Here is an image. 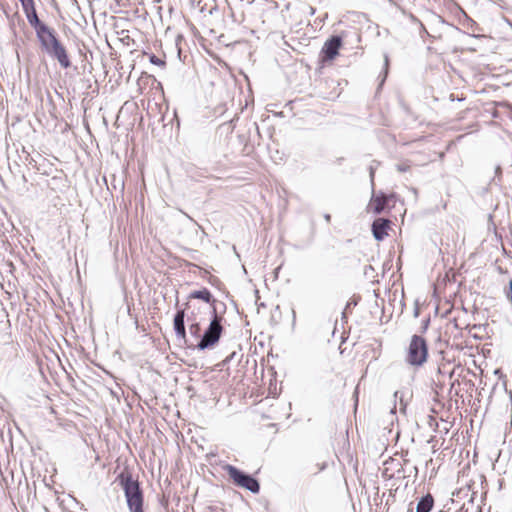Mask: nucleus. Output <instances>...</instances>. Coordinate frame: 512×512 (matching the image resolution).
Segmentation results:
<instances>
[{
    "label": "nucleus",
    "mask_w": 512,
    "mask_h": 512,
    "mask_svg": "<svg viewBox=\"0 0 512 512\" xmlns=\"http://www.w3.org/2000/svg\"><path fill=\"white\" fill-rule=\"evenodd\" d=\"M124 491L129 512H144V495L140 483L130 472H121L116 479Z\"/></svg>",
    "instance_id": "nucleus-1"
},
{
    "label": "nucleus",
    "mask_w": 512,
    "mask_h": 512,
    "mask_svg": "<svg viewBox=\"0 0 512 512\" xmlns=\"http://www.w3.org/2000/svg\"><path fill=\"white\" fill-rule=\"evenodd\" d=\"M427 356L426 340L419 335H413L408 346L406 362L412 366L420 367L427 361Z\"/></svg>",
    "instance_id": "nucleus-2"
},
{
    "label": "nucleus",
    "mask_w": 512,
    "mask_h": 512,
    "mask_svg": "<svg viewBox=\"0 0 512 512\" xmlns=\"http://www.w3.org/2000/svg\"><path fill=\"white\" fill-rule=\"evenodd\" d=\"M221 320L222 318L217 315L215 308H213V318L197 344L199 350L211 348L219 341L223 331Z\"/></svg>",
    "instance_id": "nucleus-3"
},
{
    "label": "nucleus",
    "mask_w": 512,
    "mask_h": 512,
    "mask_svg": "<svg viewBox=\"0 0 512 512\" xmlns=\"http://www.w3.org/2000/svg\"><path fill=\"white\" fill-rule=\"evenodd\" d=\"M226 472L233 482L241 487L249 490L252 493H258L260 490L259 482L249 474L244 473L235 466L227 465Z\"/></svg>",
    "instance_id": "nucleus-4"
},
{
    "label": "nucleus",
    "mask_w": 512,
    "mask_h": 512,
    "mask_svg": "<svg viewBox=\"0 0 512 512\" xmlns=\"http://www.w3.org/2000/svg\"><path fill=\"white\" fill-rule=\"evenodd\" d=\"M44 51L47 52L51 57L55 58L62 68L67 69L71 66V61L67 54V50L60 41L50 45L48 49H45Z\"/></svg>",
    "instance_id": "nucleus-5"
},
{
    "label": "nucleus",
    "mask_w": 512,
    "mask_h": 512,
    "mask_svg": "<svg viewBox=\"0 0 512 512\" xmlns=\"http://www.w3.org/2000/svg\"><path fill=\"white\" fill-rule=\"evenodd\" d=\"M35 33L40 43V46L43 50L48 49L50 45H53L55 42L59 41V39L56 36L55 30L49 27L48 25H45Z\"/></svg>",
    "instance_id": "nucleus-6"
},
{
    "label": "nucleus",
    "mask_w": 512,
    "mask_h": 512,
    "mask_svg": "<svg viewBox=\"0 0 512 512\" xmlns=\"http://www.w3.org/2000/svg\"><path fill=\"white\" fill-rule=\"evenodd\" d=\"M342 45V39L340 36H332L328 39L323 48L322 53L324 54V58L327 60H332L338 55V51Z\"/></svg>",
    "instance_id": "nucleus-7"
},
{
    "label": "nucleus",
    "mask_w": 512,
    "mask_h": 512,
    "mask_svg": "<svg viewBox=\"0 0 512 512\" xmlns=\"http://www.w3.org/2000/svg\"><path fill=\"white\" fill-rule=\"evenodd\" d=\"M389 220L384 218L376 219L372 224V233L376 240L381 241L387 235V229L389 227Z\"/></svg>",
    "instance_id": "nucleus-8"
},
{
    "label": "nucleus",
    "mask_w": 512,
    "mask_h": 512,
    "mask_svg": "<svg viewBox=\"0 0 512 512\" xmlns=\"http://www.w3.org/2000/svg\"><path fill=\"white\" fill-rule=\"evenodd\" d=\"M184 318V310H179L174 316V330L176 332L177 337L183 340L186 338Z\"/></svg>",
    "instance_id": "nucleus-9"
},
{
    "label": "nucleus",
    "mask_w": 512,
    "mask_h": 512,
    "mask_svg": "<svg viewBox=\"0 0 512 512\" xmlns=\"http://www.w3.org/2000/svg\"><path fill=\"white\" fill-rule=\"evenodd\" d=\"M388 200H389V197L383 193H381L380 195H377V196H373V198L371 200V204H372L374 213L380 214L385 209V206L387 205Z\"/></svg>",
    "instance_id": "nucleus-10"
},
{
    "label": "nucleus",
    "mask_w": 512,
    "mask_h": 512,
    "mask_svg": "<svg viewBox=\"0 0 512 512\" xmlns=\"http://www.w3.org/2000/svg\"><path fill=\"white\" fill-rule=\"evenodd\" d=\"M434 501L431 495L422 497L416 506V512H430L433 507Z\"/></svg>",
    "instance_id": "nucleus-11"
},
{
    "label": "nucleus",
    "mask_w": 512,
    "mask_h": 512,
    "mask_svg": "<svg viewBox=\"0 0 512 512\" xmlns=\"http://www.w3.org/2000/svg\"><path fill=\"white\" fill-rule=\"evenodd\" d=\"M25 15H26L28 23L35 30V32L40 30L42 27H44L46 25L44 22H42L39 19L36 10L30 11L29 13H27Z\"/></svg>",
    "instance_id": "nucleus-12"
},
{
    "label": "nucleus",
    "mask_w": 512,
    "mask_h": 512,
    "mask_svg": "<svg viewBox=\"0 0 512 512\" xmlns=\"http://www.w3.org/2000/svg\"><path fill=\"white\" fill-rule=\"evenodd\" d=\"M189 297L193 299H200L207 303H210L212 301V294L207 288L193 291Z\"/></svg>",
    "instance_id": "nucleus-13"
},
{
    "label": "nucleus",
    "mask_w": 512,
    "mask_h": 512,
    "mask_svg": "<svg viewBox=\"0 0 512 512\" xmlns=\"http://www.w3.org/2000/svg\"><path fill=\"white\" fill-rule=\"evenodd\" d=\"M19 1L22 5V9L25 14L29 13L30 11L36 10L34 0H19Z\"/></svg>",
    "instance_id": "nucleus-14"
},
{
    "label": "nucleus",
    "mask_w": 512,
    "mask_h": 512,
    "mask_svg": "<svg viewBox=\"0 0 512 512\" xmlns=\"http://www.w3.org/2000/svg\"><path fill=\"white\" fill-rule=\"evenodd\" d=\"M410 163L408 161L402 162L396 165V168L399 172H407L410 169Z\"/></svg>",
    "instance_id": "nucleus-15"
},
{
    "label": "nucleus",
    "mask_w": 512,
    "mask_h": 512,
    "mask_svg": "<svg viewBox=\"0 0 512 512\" xmlns=\"http://www.w3.org/2000/svg\"><path fill=\"white\" fill-rule=\"evenodd\" d=\"M200 325L198 323H195V324H192L190 325L189 327V332L191 335H194L196 337L199 336V332H200Z\"/></svg>",
    "instance_id": "nucleus-16"
},
{
    "label": "nucleus",
    "mask_w": 512,
    "mask_h": 512,
    "mask_svg": "<svg viewBox=\"0 0 512 512\" xmlns=\"http://www.w3.org/2000/svg\"><path fill=\"white\" fill-rule=\"evenodd\" d=\"M150 62L154 65H158V66H161V67H164L165 66V61L158 58L157 56L155 55H151L150 56Z\"/></svg>",
    "instance_id": "nucleus-17"
},
{
    "label": "nucleus",
    "mask_w": 512,
    "mask_h": 512,
    "mask_svg": "<svg viewBox=\"0 0 512 512\" xmlns=\"http://www.w3.org/2000/svg\"><path fill=\"white\" fill-rule=\"evenodd\" d=\"M384 65H385V75H387V71H388V65H389V58H388V55H384ZM386 76H384L385 78Z\"/></svg>",
    "instance_id": "nucleus-18"
},
{
    "label": "nucleus",
    "mask_w": 512,
    "mask_h": 512,
    "mask_svg": "<svg viewBox=\"0 0 512 512\" xmlns=\"http://www.w3.org/2000/svg\"><path fill=\"white\" fill-rule=\"evenodd\" d=\"M509 293L507 294L508 298L510 299V301L512 302V280L509 282Z\"/></svg>",
    "instance_id": "nucleus-19"
},
{
    "label": "nucleus",
    "mask_w": 512,
    "mask_h": 512,
    "mask_svg": "<svg viewBox=\"0 0 512 512\" xmlns=\"http://www.w3.org/2000/svg\"><path fill=\"white\" fill-rule=\"evenodd\" d=\"M374 168L373 167H370V178H371V182L373 183V180H374Z\"/></svg>",
    "instance_id": "nucleus-20"
},
{
    "label": "nucleus",
    "mask_w": 512,
    "mask_h": 512,
    "mask_svg": "<svg viewBox=\"0 0 512 512\" xmlns=\"http://www.w3.org/2000/svg\"><path fill=\"white\" fill-rule=\"evenodd\" d=\"M324 219L326 220V222H328V223H329V222H330V220H331V216H330V214H325V215H324Z\"/></svg>",
    "instance_id": "nucleus-21"
},
{
    "label": "nucleus",
    "mask_w": 512,
    "mask_h": 512,
    "mask_svg": "<svg viewBox=\"0 0 512 512\" xmlns=\"http://www.w3.org/2000/svg\"><path fill=\"white\" fill-rule=\"evenodd\" d=\"M398 395H399V392H398V391H396V392L394 393V397H395V398H397V397H398Z\"/></svg>",
    "instance_id": "nucleus-22"
}]
</instances>
